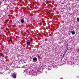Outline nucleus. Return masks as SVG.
Wrapping results in <instances>:
<instances>
[{"instance_id": "nucleus-10", "label": "nucleus", "mask_w": 79, "mask_h": 79, "mask_svg": "<svg viewBox=\"0 0 79 79\" xmlns=\"http://www.w3.org/2000/svg\"><path fill=\"white\" fill-rule=\"evenodd\" d=\"M0 3L1 4L2 3V2H0Z\"/></svg>"}, {"instance_id": "nucleus-5", "label": "nucleus", "mask_w": 79, "mask_h": 79, "mask_svg": "<svg viewBox=\"0 0 79 79\" xmlns=\"http://www.w3.org/2000/svg\"><path fill=\"white\" fill-rule=\"evenodd\" d=\"M71 33L73 35H74L75 34V32L74 31H72Z\"/></svg>"}, {"instance_id": "nucleus-8", "label": "nucleus", "mask_w": 79, "mask_h": 79, "mask_svg": "<svg viewBox=\"0 0 79 79\" xmlns=\"http://www.w3.org/2000/svg\"><path fill=\"white\" fill-rule=\"evenodd\" d=\"M10 42H12L13 41V40H12V39H11V38H10Z\"/></svg>"}, {"instance_id": "nucleus-9", "label": "nucleus", "mask_w": 79, "mask_h": 79, "mask_svg": "<svg viewBox=\"0 0 79 79\" xmlns=\"http://www.w3.org/2000/svg\"><path fill=\"white\" fill-rule=\"evenodd\" d=\"M0 55H1V56L3 55V53H0Z\"/></svg>"}, {"instance_id": "nucleus-6", "label": "nucleus", "mask_w": 79, "mask_h": 79, "mask_svg": "<svg viewBox=\"0 0 79 79\" xmlns=\"http://www.w3.org/2000/svg\"><path fill=\"white\" fill-rule=\"evenodd\" d=\"M68 47H66L65 49V52H66V51H68Z\"/></svg>"}, {"instance_id": "nucleus-4", "label": "nucleus", "mask_w": 79, "mask_h": 79, "mask_svg": "<svg viewBox=\"0 0 79 79\" xmlns=\"http://www.w3.org/2000/svg\"><path fill=\"white\" fill-rule=\"evenodd\" d=\"M27 45H30L31 44V42L27 41Z\"/></svg>"}, {"instance_id": "nucleus-1", "label": "nucleus", "mask_w": 79, "mask_h": 79, "mask_svg": "<svg viewBox=\"0 0 79 79\" xmlns=\"http://www.w3.org/2000/svg\"><path fill=\"white\" fill-rule=\"evenodd\" d=\"M11 76L13 78H14L15 79L16 78V74H15V73H14L12 75H11Z\"/></svg>"}, {"instance_id": "nucleus-2", "label": "nucleus", "mask_w": 79, "mask_h": 79, "mask_svg": "<svg viewBox=\"0 0 79 79\" xmlns=\"http://www.w3.org/2000/svg\"><path fill=\"white\" fill-rule=\"evenodd\" d=\"M34 61H37V59L36 57H34L33 59Z\"/></svg>"}, {"instance_id": "nucleus-11", "label": "nucleus", "mask_w": 79, "mask_h": 79, "mask_svg": "<svg viewBox=\"0 0 79 79\" xmlns=\"http://www.w3.org/2000/svg\"><path fill=\"white\" fill-rule=\"evenodd\" d=\"M41 24H42V23H41Z\"/></svg>"}, {"instance_id": "nucleus-7", "label": "nucleus", "mask_w": 79, "mask_h": 79, "mask_svg": "<svg viewBox=\"0 0 79 79\" xmlns=\"http://www.w3.org/2000/svg\"><path fill=\"white\" fill-rule=\"evenodd\" d=\"M77 22H79V18H77Z\"/></svg>"}, {"instance_id": "nucleus-3", "label": "nucleus", "mask_w": 79, "mask_h": 79, "mask_svg": "<svg viewBox=\"0 0 79 79\" xmlns=\"http://www.w3.org/2000/svg\"><path fill=\"white\" fill-rule=\"evenodd\" d=\"M21 22L22 23H24V20H23V19H22L21 20Z\"/></svg>"}]
</instances>
